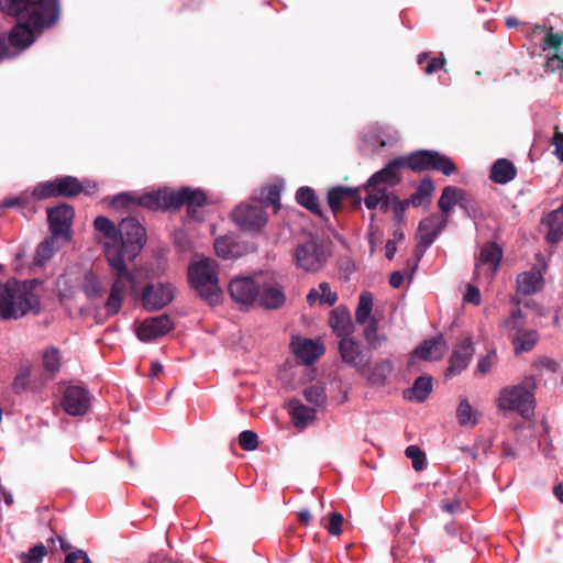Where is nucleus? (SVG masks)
<instances>
[{
    "instance_id": "obj_18",
    "label": "nucleus",
    "mask_w": 563,
    "mask_h": 563,
    "mask_svg": "<svg viewBox=\"0 0 563 563\" xmlns=\"http://www.w3.org/2000/svg\"><path fill=\"white\" fill-rule=\"evenodd\" d=\"M62 407L69 416H84L90 408V395L88 390L81 386L71 385L66 387Z\"/></svg>"
},
{
    "instance_id": "obj_41",
    "label": "nucleus",
    "mask_w": 563,
    "mask_h": 563,
    "mask_svg": "<svg viewBox=\"0 0 563 563\" xmlns=\"http://www.w3.org/2000/svg\"><path fill=\"white\" fill-rule=\"evenodd\" d=\"M81 289L88 299L93 300L102 296L104 287L97 275L92 272H87L84 275Z\"/></svg>"
},
{
    "instance_id": "obj_50",
    "label": "nucleus",
    "mask_w": 563,
    "mask_h": 563,
    "mask_svg": "<svg viewBox=\"0 0 563 563\" xmlns=\"http://www.w3.org/2000/svg\"><path fill=\"white\" fill-rule=\"evenodd\" d=\"M303 396L308 402L314 406H322L327 400L324 388L318 385L307 387L303 390Z\"/></svg>"
},
{
    "instance_id": "obj_17",
    "label": "nucleus",
    "mask_w": 563,
    "mask_h": 563,
    "mask_svg": "<svg viewBox=\"0 0 563 563\" xmlns=\"http://www.w3.org/2000/svg\"><path fill=\"white\" fill-rule=\"evenodd\" d=\"M139 297L144 309L155 311L172 302L174 292L170 284H148Z\"/></svg>"
},
{
    "instance_id": "obj_30",
    "label": "nucleus",
    "mask_w": 563,
    "mask_h": 563,
    "mask_svg": "<svg viewBox=\"0 0 563 563\" xmlns=\"http://www.w3.org/2000/svg\"><path fill=\"white\" fill-rule=\"evenodd\" d=\"M501 258H503L501 247L495 242H489V243L485 244L481 250L479 260L476 263V269L479 267L481 264H487V265H489L492 275H494L499 267Z\"/></svg>"
},
{
    "instance_id": "obj_20",
    "label": "nucleus",
    "mask_w": 563,
    "mask_h": 563,
    "mask_svg": "<svg viewBox=\"0 0 563 563\" xmlns=\"http://www.w3.org/2000/svg\"><path fill=\"white\" fill-rule=\"evenodd\" d=\"M286 302L284 288L274 282H262L256 305L267 310H277Z\"/></svg>"
},
{
    "instance_id": "obj_25",
    "label": "nucleus",
    "mask_w": 563,
    "mask_h": 563,
    "mask_svg": "<svg viewBox=\"0 0 563 563\" xmlns=\"http://www.w3.org/2000/svg\"><path fill=\"white\" fill-rule=\"evenodd\" d=\"M446 350L448 345L440 334L424 340L413 350L412 355L423 361H439L443 357Z\"/></svg>"
},
{
    "instance_id": "obj_1",
    "label": "nucleus",
    "mask_w": 563,
    "mask_h": 563,
    "mask_svg": "<svg viewBox=\"0 0 563 563\" xmlns=\"http://www.w3.org/2000/svg\"><path fill=\"white\" fill-rule=\"evenodd\" d=\"M0 10L19 19L8 34H0V60L18 56L34 42V32L53 26L59 18L58 0H0Z\"/></svg>"
},
{
    "instance_id": "obj_44",
    "label": "nucleus",
    "mask_w": 563,
    "mask_h": 563,
    "mask_svg": "<svg viewBox=\"0 0 563 563\" xmlns=\"http://www.w3.org/2000/svg\"><path fill=\"white\" fill-rule=\"evenodd\" d=\"M57 236L52 235L51 238L45 239L43 242L38 244L35 251L34 263L36 265H44L48 260H51L55 253V239Z\"/></svg>"
},
{
    "instance_id": "obj_51",
    "label": "nucleus",
    "mask_w": 563,
    "mask_h": 563,
    "mask_svg": "<svg viewBox=\"0 0 563 563\" xmlns=\"http://www.w3.org/2000/svg\"><path fill=\"white\" fill-rule=\"evenodd\" d=\"M563 45V32H552V27H549V31L543 37V51L547 48H552L558 52Z\"/></svg>"
},
{
    "instance_id": "obj_63",
    "label": "nucleus",
    "mask_w": 563,
    "mask_h": 563,
    "mask_svg": "<svg viewBox=\"0 0 563 563\" xmlns=\"http://www.w3.org/2000/svg\"><path fill=\"white\" fill-rule=\"evenodd\" d=\"M460 508H461V503L456 499L445 501L442 504V509L449 514H453V512L457 511Z\"/></svg>"
},
{
    "instance_id": "obj_35",
    "label": "nucleus",
    "mask_w": 563,
    "mask_h": 563,
    "mask_svg": "<svg viewBox=\"0 0 563 563\" xmlns=\"http://www.w3.org/2000/svg\"><path fill=\"white\" fill-rule=\"evenodd\" d=\"M420 260L417 257L408 258L404 268L394 271L389 274V286L399 288L406 279L410 283L418 269Z\"/></svg>"
},
{
    "instance_id": "obj_2",
    "label": "nucleus",
    "mask_w": 563,
    "mask_h": 563,
    "mask_svg": "<svg viewBox=\"0 0 563 563\" xmlns=\"http://www.w3.org/2000/svg\"><path fill=\"white\" fill-rule=\"evenodd\" d=\"M40 310L38 297L26 282L10 279L0 285L1 320H18L29 312L37 314Z\"/></svg>"
},
{
    "instance_id": "obj_38",
    "label": "nucleus",
    "mask_w": 563,
    "mask_h": 563,
    "mask_svg": "<svg viewBox=\"0 0 563 563\" xmlns=\"http://www.w3.org/2000/svg\"><path fill=\"white\" fill-rule=\"evenodd\" d=\"M503 328L507 331L510 341L512 336H516L525 331L526 319L521 309H514L509 317L501 323Z\"/></svg>"
},
{
    "instance_id": "obj_5",
    "label": "nucleus",
    "mask_w": 563,
    "mask_h": 563,
    "mask_svg": "<svg viewBox=\"0 0 563 563\" xmlns=\"http://www.w3.org/2000/svg\"><path fill=\"white\" fill-rule=\"evenodd\" d=\"M188 282L197 295L216 305L220 301L221 289L218 279V264L212 258H202L188 267Z\"/></svg>"
},
{
    "instance_id": "obj_19",
    "label": "nucleus",
    "mask_w": 563,
    "mask_h": 563,
    "mask_svg": "<svg viewBox=\"0 0 563 563\" xmlns=\"http://www.w3.org/2000/svg\"><path fill=\"white\" fill-rule=\"evenodd\" d=\"M175 328L174 321L168 314H161L144 319L137 327V338L143 342H148L167 334Z\"/></svg>"
},
{
    "instance_id": "obj_10",
    "label": "nucleus",
    "mask_w": 563,
    "mask_h": 563,
    "mask_svg": "<svg viewBox=\"0 0 563 563\" xmlns=\"http://www.w3.org/2000/svg\"><path fill=\"white\" fill-rule=\"evenodd\" d=\"M82 191L84 186L78 178L64 176L37 184L31 196L37 200H45L52 197L73 198L77 197Z\"/></svg>"
},
{
    "instance_id": "obj_36",
    "label": "nucleus",
    "mask_w": 563,
    "mask_h": 563,
    "mask_svg": "<svg viewBox=\"0 0 563 563\" xmlns=\"http://www.w3.org/2000/svg\"><path fill=\"white\" fill-rule=\"evenodd\" d=\"M349 197L353 198L350 187L335 186L328 190L327 202L334 216L344 208V199Z\"/></svg>"
},
{
    "instance_id": "obj_15",
    "label": "nucleus",
    "mask_w": 563,
    "mask_h": 563,
    "mask_svg": "<svg viewBox=\"0 0 563 563\" xmlns=\"http://www.w3.org/2000/svg\"><path fill=\"white\" fill-rule=\"evenodd\" d=\"M232 219L243 230L257 231L267 222L261 203L240 205L232 212Z\"/></svg>"
},
{
    "instance_id": "obj_43",
    "label": "nucleus",
    "mask_w": 563,
    "mask_h": 563,
    "mask_svg": "<svg viewBox=\"0 0 563 563\" xmlns=\"http://www.w3.org/2000/svg\"><path fill=\"white\" fill-rule=\"evenodd\" d=\"M93 225L98 232L109 240L107 243L118 242V227L109 218L99 216L95 219Z\"/></svg>"
},
{
    "instance_id": "obj_28",
    "label": "nucleus",
    "mask_w": 563,
    "mask_h": 563,
    "mask_svg": "<svg viewBox=\"0 0 563 563\" xmlns=\"http://www.w3.org/2000/svg\"><path fill=\"white\" fill-rule=\"evenodd\" d=\"M517 176V168L507 158L497 159L490 167L489 178L493 183L504 185L514 180Z\"/></svg>"
},
{
    "instance_id": "obj_27",
    "label": "nucleus",
    "mask_w": 563,
    "mask_h": 563,
    "mask_svg": "<svg viewBox=\"0 0 563 563\" xmlns=\"http://www.w3.org/2000/svg\"><path fill=\"white\" fill-rule=\"evenodd\" d=\"M433 390V378L430 375H422L415 379L413 385L405 389L404 398L410 401L423 402Z\"/></svg>"
},
{
    "instance_id": "obj_7",
    "label": "nucleus",
    "mask_w": 563,
    "mask_h": 563,
    "mask_svg": "<svg viewBox=\"0 0 563 563\" xmlns=\"http://www.w3.org/2000/svg\"><path fill=\"white\" fill-rule=\"evenodd\" d=\"M374 309V295L371 291H362L358 297V303L355 309V322L364 327V339L369 349H378L382 346L384 335L378 334V322L383 318L378 317Z\"/></svg>"
},
{
    "instance_id": "obj_4",
    "label": "nucleus",
    "mask_w": 563,
    "mask_h": 563,
    "mask_svg": "<svg viewBox=\"0 0 563 563\" xmlns=\"http://www.w3.org/2000/svg\"><path fill=\"white\" fill-rule=\"evenodd\" d=\"M106 258L110 267L115 271L110 294L104 303L107 316L112 317L121 310L123 298L128 289H130L134 298H137L139 294L135 278L133 274L128 271L125 260L120 257L119 252L115 249H110Z\"/></svg>"
},
{
    "instance_id": "obj_49",
    "label": "nucleus",
    "mask_w": 563,
    "mask_h": 563,
    "mask_svg": "<svg viewBox=\"0 0 563 563\" xmlns=\"http://www.w3.org/2000/svg\"><path fill=\"white\" fill-rule=\"evenodd\" d=\"M405 454L411 460L412 467L416 471H422L427 464L426 453L417 445L407 446Z\"/></svg>"
},
{
    "instance_id": "obj_22",
    "label": "nucleus",
    "mask_w": 563,
    "mask_h": 563,
    "mask_svg": "<svg viewBox=\"0 0 563 563\" xmlns=\"http://www.w3.org/2000/svg\"><path fill=\"white\" fill-rule=\"evenodd\" d=\"M291 349L296 357L305 365L313 364L324 353L322 344L299 336L291 340Z\"/></svg>"
},
{
    "instance_id": "obj_46",
    "label": "nucleus",
    "mask_w": 563,
    "mask_h": 563,
    "mask_svg": "<svg viewBox=\"0 0 563 563\" xmlns=\"http://www.w3.org/2000/svg\"><path fill=\"white\" fill-rule=\"evenodd\" d=\"M47 555V549L44 544L40 543L31 549L27 552H22L19 555V560L21 563H42L43 559Z\"/></svg>"
},
{
    "instance_id": "obj_31",
    "label": "nucleus",
    "mask_w": 563,
    "mask_h": 563,
    "mask_svg": "<svg viewBox=\"0 0 563 563\" xmlns=\"http://www.w3.org/2000/svg\"><path fill=\"white\" fill-rule=\"evenodd\" d=\"M296 201L311 213L324 219L319 199L311 187H300L296 192Z\"/></svg>"
},
{
    "instance_id": "obj_45",
    "label": "nucleus",
    "mask_w": 563,
    "mask_h": 563,
    "mask_svg": "<svg viewBox=\"0 0 563 563\" xmlns=\"http://www.w3.org/2000/svg\"><path fill=\"white\" fill-rule=\"evenodd\" d=\"M463 194V190L454 187L446 186L443 188L442 195L438 201L439 209L442 212H450L456 203L457 197Z\"/></svg>"
},
{
    "instance_id": "obj_56",
    "label": "nucleus",
    "mask_w": 563,
    "mask_h": 563,
    "mask_svg": "<svg viewBox=\"0 0 563 563\" xmlns=\"http://www.w3.org/2000/svg\"><path fill=\"white\" fill-rule=\"evenodd\" d=\"M353 192V198H345L344 206H349L352 210H356L361 208L362 205V196L360 187H350Z\"/></svg>"
},
{
    "instance_id": "obj_29",
    "label": "nucleus",
    "mask_w": 563,
    "mask_h": 563,
    "mask_svg": "<svg viewBox=\"0 0 563 563\" xmlns=\"http://www.w3.org/2000/svg\"><path fill=\"white\" fill-rule=\"evenodd\" d=\"M548 227L547 241L558 243L563 238V205L550 212L542 221Z\"/></svg>"
},
{
    "instance_id": "obj_34",
    "label": "nucleus",
    "mask_w": 563,
    "mask_h": 563,
    "mask_svg": "<svg viewBox=\"0 0 563 563\" xmlns=\"http://www.w3.org/2000/svg\"><path fill=\"white\" fill-rule=\"evenodd\" d=\"M542 276L538 271H530L520 274L517 278V290L521 295L534 294L541 288Z\"/></svg>"
},
{
    "instance_id": "obj_37",
    "label": "nucleus",
    "mask_w": 563,
    "mask_h": 563,
    "mask_svg": "<svg viewBox=\"0 0 563 563\" xmlns=\"http://www.w3.org/2000/svg\"><path fill=\"white\" fill-rule=\"evenodd\" d=\"M42 361H43V367H44L45 372L48 374V378L49 379L54 378L55 375L60 369V364H62L60 351L55 346L45 349L42 354Z\"/></svg>"
},
{
    "instance_id": "obj_52",
    "label": "nucleus",
    "mask_w": 563,
    "mask_h": 563,
    "mask_svg": "<svg viewBox=\"0 0 563 563\" xmlns=\"http://www.w3.org/2000/svg\"><path fill=\"white\" fill-rule=\"evenodd\" d=\"M239 444L245 451H253L258 446V437L251 430L242 431L239 435Z\"/></svg>"
},
{
    "instance_id": "obj_62",
    "label": "nucleus",
    "mask_w": 563,
    "mask_h": 563,
    "mask_svg": "<svg viewBox=\"0 0 563 563\" xmlns=\"http://www.w3.org/2000/svg\"><path fill=\"white\" fill-rule=\"evenodd\" d=\"M538 365L552 373H555L559 369L558 363L554 360L547 356L540 357L538 361Z\"/></svg>"
},
{
    "instance_id": "obj_54",
    "label": "nucleus",
    "mask_w": 563,
    "mask_h": 563,
    "mask_svg": "<svg viewBox=\"0 0 563 563\" xmlns=\"http://www.w3.org/2000/svg\"><path fill=\"white\" fill-rule=\"evenodd\" d=\"M319 290L322 292L320 296L321 302H325L329 306H333L338 300V295L330 290V286L328 283L323 282L319 285Z\"/></svg>"
},
{
    "instance_id": "obj_14",
    "label": "nucleus",
    "mask_w": 563,
    "mask_h": 563,
    "mask_svg": "<svg viewBox=\"0 0 563 563\" xmlns=\"http://www.w3.org/2000/svg\"><path fill=\"white\" fill-rule=\"evenodd\" d=\"M364 189V203L367 209L372 210L380 205V209L387 211V165L369 177Z\"/></svg>"
},
{
    "instance_id": "obj_3",
    "label": "nucleus",
    "mask_w": 563,
    "mask_h": 563,
    "mask_svg": "<svg viewBox=\"0 0 563 563\" xmlns=\"http://www.w3.org/2000/svg\"><path fill=\"white\" fill-rule=\"evenodd\" d=\"M406 167L412 172L435 170L445 176L456 172L455 163L445 154L432 150H419L407 156L389 161V186L399 181L396 170Z\"/></svg>"
},
{
    "instance_id": "obj_16",
    "label": "nucleus",
    "mask_w": 563,
    "mask_h": 563,
    "mask_svg": "<svg viewBox=\"0 0 563 563\" xmlns=\"http://www.w3.org/2000/svg\"><path fill=\"white\" fill-rule=\"evenodd\" d=\"M75 211L71 206L60 203L47 210V219L52 235L64 238L66 241L70 240V227Z\"/></svg>"
},
{
    "instance_id": "obj_11",
    "label": "nucleus",
    "mask_w": 563,
    "mask_h": 563,
    "mask_svg": "<svg viewBox=\"0 0 563 563\" xmlns=\"http://www.w3.org/2000/svg\"><path fill=\"white\" fill-rule=\"evenodd\" d=\"M448 220L437 213L430 214L422 219L417 228L416 240L417 245L413 256L421 260L429 246L434 242L438 235L445 228Z\"/></svg>"
},
{
    "instance_id": "obj_8",
    "label": "nucleus",
    "mask_w": 563,
    "mask_h": 563,
    "mask_svg": "<svg viewBox=\"0 0 563 563\" xmlns=\"http://www.w3.org/2000/svg\"><path fill=\"white\" fill-rule=\"evenodd\" d=\"M536 382L532 376L512 387L503 388L499 393L498 406L501 410L518 411L522 416L533 410V394Z\"/></svg>"
},
{
    "instance_id": "obj_42",
    "label": "nucleus",
    "mask_w": 563,
    "mask_h": 563,
    "mask_svg": "<svg viewBox=\"0 0 563 563\" xmlns=\"http://www.w3.org/2000/svg\"><path fill=\"white\" fill-rule=\"evenodd\" d=\"M456 419L461 426L477 424V412L472 408L466 398L462 399L457 406Z\"/></svg>"
},
{
    "instance_id": "obj_61",
    "label": "nucleus",
    "mask_w": 563,
    "mask_h": 563,
    "mask_svg": "<svg viewBox=\"0 0 563 563\" xmlns=\"http://www.w3.org/2000/svg\"><path fill=\"white\" fill-rule=\"evenodd\" d=\"M545 67H550L552 70L563 69V55L555 53L552 57H549Z\"/></svg>"
},
{
    "instance_id": "obj_59",
    "label": "nucleus",
    "mask_w": 563,
    "mask_h": 563,
    "mask_svg": "<svg viewBox=\"0 0 563 563\" xmlns=\"http://www.w3.org/2000/svg\"><path fill=\"white\" fill-rule=\"evenodd\" d=\"M464 299L467 302H471L473 305H479L481 303V292L479 289L475 286L468 285L466 294L464 295Z\"/></svg>"
},
{
    "instance_id": "obj_60",
    "label": "nucleus",
    "mask_w": 563,
    "mask_h": 563,
    "mask_svg": "<svg viewBox=\"0 0 563 563\" xmlns=\"http://www.w3.org/2000/svg\"><path fill=\"white\" fill-rule=\"evenodd\" d=\"M495 356V352L492 354L486 355L485 357L481 358L477 364V369L482 374H487L492 366H493V357Z\"/></svg>"
},
{
    "instance_id": "obj_57",
    "label": "nucleus",
    "mask_w": 563,
    "mask_h": 563,
    "mask_svg": "<svg viewBox=\"0 0 563 563\" xmlns=\"http://www.w3.org/2000/svg\"><path fill=\"white\" fill-rule=\"evenodd\" d=\"M30 196L27 194H21L14 198H8L3 201L2 206L5 208H13L15 206H24L29 202Z\"/></svg>"
},
{
    "instance_id": "obj_23",
    "label": "nucleus",
    "mask_w": 563,
    "mask_h": 563,
    "mask_svg": "<svg viewBox=\"0 0 563 563\" xmlns=\"http://www.w3.org/2000/svg\"><path fill=\"white\" fill-rule=\"evenodd\" d=\"M330 327L336 336L352 338L355 325L351 318V312L347 307L339 306L331 311L329 319Z\"/></svg>"
},
{
    "instance_id": "obj_6",
    "label": "nucleus",
    "mask_w": 563,
    "mask_h": 563,
    "mask_svg": "<svg viewBox=\"0 0 563 563\" xmlns=\"http://www.w3.org/2000/svg\"><path fill=\"white\" fill-rule=\"evenodd\" d=\"M146 243V231L135 218L122 219L118 225V242L104 243V254L115 249L123 260H134Z\"/></svg>"
},
{
    "instance_id": "obj_24",
    "label": "nucleus",
    "mask_w": 563,
    "mask_h": 563,
    "mask_svg": "<svg viewBox=\"0 0 563 563\" xmlns=\"http://www.w3.org/2000/svg\"><path fill=\"white\" fill-rule=\"evenodd\" d=\"M173 209H178L181 206L203 207L208 202L207 195L201 189H192L184 187L177 191L173 190V196L169 197Z\"/></svg>"
},
{
    "instance_id": "obj_32",
    "label": "nucleus",
    "mask_w": 563,
    "mask_h": 563,
    "mask_svg": "<svg viewBox=\"0 0 563 563\" xmlns=\"http://www.w3.org/2000/svg\"><path fill=\"white\" fill-rule=\"evenodd\" d=\"M288 412L291 416L296 427L303 428L316 417V410L301 404L297 399H292L287 404Z\"/></svg>"
},
{
    "instance_id": "obj_40",
    "label": "nucleus",
    "mask_w": 563,
    "mask_h": 563,
    "mask_svg": "<svg viewBox=\"0 0 563 563\" xmlns=\"http://www.w3.org/2000/svg\"><path fill=\"white\" fill-rule=\"evenodd\" d=\"M214 250L217 255L224 260L235 258L240 255L239 245L231 236L218 238L214 241Z\"/></svg>"
},
{
    "instance_id": "obj_58",
    "label": "nucleus",
    "mask_w": 563,
    "mask_h": 563,
    "mask_svg": "<svg viewBox=\"0 0 563 563\" xmlns=\"http://www.w3.org/2000/svg\"><path fill=\"white\" fill-rule=\"evenodd\" d=\"M445 64V58L443 57H435V58H431L427 66L424 67V73L427 75H431L433 73H435L437 70L443 68Z\"/></svg>"
},
{
    "instance_id": "obj_48",
    "label": "nucleus",
    "mask_w": 563,
    "mask_h": 563,
    "mask_svg": "<svg viewBox=\"0 0 563 563\" xmlns=\"http://www.w3.org/2000/svg\"><path fill=\"white\" fill-rule=\"evenodd\" d=\"M409 206L410 203L406 199L400 200L396 195L389 194V207L393 209L394 219L398 225L405 222V212Z\"/></svg>"
},
{
    "instance_id": "obj_53",
    "label": "nucleus",
    "mask_w": 563,
    "mask_h": 563,
    "mask_svg": "<svg viewBox=\"0 0 563 563\" xmlns=\"http://www.w3.org/2000/svg\"><path fill=\"white\" fill-rule=\"evenodd\" d=\"M343 521H344V518L340 512L332 511L329 515V523L325 527L328 532L332 536H340L342 532Z\"/></svg>"
},
{
    "instance_id": "obj_12",
    "label": "nucleus",
    "mask_w": 563,
    "mask_h": 563,
    "mask_svg": "<svg viewBox=\"0 0 563 563\" xmlns=\"http://www.w3.org/2000/svg\"><path fill=\"white\" fill-rule=\"evenodd\" d=\"M260 275L233 277L228 286L232 300L239 305L253 307L261 289Z\"/></svg>"
},
{
    "instance_id": "obj_26",
    "label": "nucleus",
    "mask_w": 563,
    "mask_h": 563,
    "mask_svg": "<svg viewBox=\"0 0 563 563\" xmlns=\"http://www.w3.org/2000/svg\"><path fill=\"white\" fill-rule=\"evenodd\" d=\"M339 351L343 362L353 367H362L366 364L360 344L353 338L341 339Z\"/></svg>"
},
{
    "instance_id": "obj_39",
    "label": "nucleus",
    "mask_w": 563,
    "mask_h": 563,
    "mask_svg": "<svg viewBox=\"0 0 563 563\" xmlns=\"http://www.w3.org/2000/svg\"><path fill=\"white\" fill-rule=\"evenodd\" d=\"M538 332L536 330H525L520 334L512 336L511 343L514 345V351L516 354H520L522 352L531 351L537 341H538Z\"/></svg>"
},
{
    "instance_id": "obj_47",
    "label": "nucleus",
    "mask_w": 563,
    "mask_h": 563,
    "mask_svg": "<svg viewBox=\"0 0 563 563\" xmlns=\"http://www.w3.org/2000/svg\"><path fill=\"white\" fill-rule=\"evenodd\" d=\"M31 372L30 366H23L20 368L12 383V390L15 394L20 395L27 389L31 379Z\"/></svg>"
},
{
    "instance_id": "obj_21",
    "label": "nucleus",
    "mask_w": 563,
    "mask_h": 563,
    "mask_svg": "<svg viewBox=\"0 0 563 563\" xmlns=\"http://www.w3.org/2000/svg\"><path fill=\"white\" fill-rule=\"evenodd\" d=\"M473 354L472 340L466 338L453 350L445 375L456 376L461 374L468 366Z\"/></svg>"
},
{
    "instance_id": "obj_64",
    "label": "nucleus",
    "mask_w": 563,
    "mask_h": 563,
    "mask_svg": "<svg viewBox=\"0 0 563 563\" xmlns=\"http://www.w3.org/2000/svg\"><path fill=\"white\" fill-rule=\"evenodd\" d=\"M276 209L279 208V192L277 189H271L266 199Z\"/></svg>"
},
{
    "instance_id": "obj_33",
    "label": "nucleus",
    "mask_w": 563,
    "mask_h": 563,
    "mask_svg": "<svg viewBox=\"0 0 563 563\" xmlns=\"http://www.w3.org/2000/svg\"><path fill=\"white\" fill-rule=\"evenodd\" d=\"M433 191L434 184L432 179L430 177H426L419 183L416 191L406 200L415 208L428 206L431 202Z\"/></svg>"
},
{
    "instance_id": "obj_13",
    "label": "nucleus",
    "mask_w": 563,
    "mask_h": 563,
    "mask_svg": "<svg viewBox=\"0 0 563 563\" xmlns=\"http://www.w3.org/2000/svg\"><path fill=\"white\" fill-rule=\"evenodd\" d=\"M295 261L298 268L305 272L316 273L327 262V253L323 245L314 240L299 244L295 250Z\"/></svg>"
},
{
    "instance_id": "obj_9",
    "label": "nucleus",
    "mask_w": 563,
    "mask_h": 563,
    "mask_svg": "<svg viewBox=\"0 0 563 563\" xmlns=\"http://www.w3.org/2000/svg\"><path fill=\"white\" fill-rule=\"evenodd\" d=\"M173 196L170 189H159L157 191L137 195L135 192H122L113 197L111 206L114 208H131L140 206L150 210L173 209L169 197Z\"/></svg>"
},
{
    "instance_id": "obj_55",
    "label": "nucleus",
    "mask_w": 563,
    "mask_h": 563,
    "mask_svg": "<svg viewBox=\"0 0 563 563\" xmlns=\"http://www.w3.org/2000/svg\"><path fill=\"white\" fill-rule=\"evenodd\" d=\"M368 379L374 385L383 386L385 384V379H386L385 366L377 365L376 367H374L369 374Z\"/></svg>"
}]
</instances>
